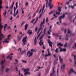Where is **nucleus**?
I'll list each match as a JSON object with an SVG mask.
<instances>
[{
    "instance_id": "obj_1",
    "label": "nucleus",
    "mask_w": 76,
    "mask_h": 76,
    "mask_svg": "<svg viewBox=\"0 0 76 76\" xmlns=\"http://www.w3.org/2000/svg\"><path fill=\"white\" fill-rule=\"evenodd\" d=\"M0 17L1 16H0V46L1 45V40L4 38V35L1 34V29L3 28V26L1 25L0 23L1 22V18Z\"/></svg>"
},
{
    "instance_id": "obj_2",
    "label": "nucleus",
    "mask_w": 76,
    "mask_h": 76,
    "mask_svg": "<svg viewBox=\"0 0 76 76\" xmlns=\"http://www.w3.org/2000/svg\"><path fill=\"white\" fill-rule=\"evenodd\" d=\"M45 23V18H44L43 22H42L40 24V27L39 28L38 31L37 32V34H39L40 31H42L43 29H44V26L43 25Z\"/></svg>"
},
{
    "instance_id": "obj_3",
    "label": "nucleus",
    "mask_w": 76,
    "mask_h": 76,
    "mask_svg": "<svg viewBox=\"0 0 76 76\" xmlns=\"http://www.w3.org/2000/svg\"><path fill=\"white\" fill-rule=\"evenodd\" d=\"M4 58V61L3 60H1V63H0V65H1L2 66H1V71L2 72H3V71H4V62H5L6 61V60H5V59L4 57H3Z\"/></svg>"
},
{
    "instance_id": "obj_4",
    "label": "nucleus",
    "mask_w": 76,
    "mask_h": 76,
    "mask_svg": "<svg viewBox=\"0 0 76 76\" xmlns=\"http://www.w3.org/2000/svg\"><path fill=\"white\" fill-rule=\"evenodd\" d=\"M22 69L23 70L24 72H26L25 73H24V75H27V74H28V75H30L31 74L30 72H28L29 71V68L25 69L24 68H22Z\"/></svg>"
},
{
    "instance_id": "obj_5",
    "label": "nucleus",
    "mask_w": 76,
    "mask_h": 76,
    "mask_svg": "<svg viewBox=\"0 0 76 76\" xmlns=\"http://www.w3.org/2000/svg\"><path fill=\"white\" fill-rule=\"evenodd\" d=\"M48 52V53L47 55H44V54H43V53H44V51L43 50H42V55L44 57H48V56H50V55H51V53H50V51H49V49H48L47 50Z\"/></svg>"
},
{
    "instance_id": "obj_6",
    "label": "nucleus",
    "mask_w": 76,
    "mask_h": 76,
    "mask_svg": "<svg viewBox=\"0 0 76 76\" xmlns=\"http://www.w3.org/2000/svg\"><path fill=\"white\" fill-rule=\"evenodd\" d=\"M11 36L10 35H8V37L7 39H5V40L3 41V44H4V42L5 43H9V40L10 39V37Z\"/></svg>"
},
{
    "instance_id": "obj_7",
    "label": "nucleus",
    "mask_w": 76,
    "mask_h": 76,
    "mask_svg": "<svg viewBox=\"0 0 76 76\" xmlns=\"http://www.w3.org/2000/svg\"><path fill=\"white\" fill-rule=\"evenodd\" d=\"M39 39L40 42L39 43V44L40 46H41V45H42L44 44V42H42V41H43L42 39V36L40 37Z\"/></svg>"
},
{
    "instance_id": "obj_8",
    "label": "nucleus",
    "mask_w": 76,
    "mask_h": 76,
    "mask_svg": "<svg viewBox=\"0 0 76 76\" xmlns=\"http://www.w3.org/2000/svg\"><path fill=\"white\" fill-rule=\"evenodd\" d=\"M59 20L60 21V23H61V19H64L65 18V14H64L62 16H61L59 17Z\"/></svg>"
},
{
    "instance_id": "obj_9",
    "label": "nucleus",
    "mask_w": 76,
    "mask_h": 76,
    "mask_svg": "<svg viewBox=\"0 0 76 76\" xmlns=\"http://www.w3.org/2000/svg\"><path fill=\"white\" fill-rule=\"evenodd\" d=\"M26 38H27V36L24 38L22 40V42H23L22 44L23 46L25 45V43H26Z\"/></svg>"
},
{
    "instance_id": "obj_10",
    "label": "nucleus",
    "mask_w": 76,
    "mask_h": 76,
    "mask_svg": "<svg viewBox=\"0 0 76 76\" xmlns=\"http://www.w3.org/2000/svg\"><path fill=\"white\" fill-rule=\"evenodd\" d=\"M55 69V67H54L53 69V72L50 73V76H55L56 75V74L55 73V70H54V69ZM57 76H58V75Z\"/></svg>"
},
{
    "instance_id": "obj_11",
    "label": "nucleus",
    "mask_w": 76,
    "mask_h": 76,
    "mask_svg": "<svg viewBox=\"0 0 76 76\" xmlns=\"http://www.w3.org/2000/svg\"><path fill=\"white\" fill-rule=\"evenodd\" d=\"M15 11H16V7H15L14 8V14H13V16L14 17H15V16H16V15H17V14L18 13V10H17L15 14Z\"/></svg>"
},
{
    "instance_id": "obj_12",
    "label": "nucleus",
    "mask_w": 76,
    "mask_h": 76,
    "mask_svg": "<svg viewBox=\"0 0 76 76\" xmlns=\"http://www.w3.org/2000/svg\"><path fill=\"white\" fill-rule=\"evenodd\" d=\"M52 1V0H49L48 3V6H50V9H51L53 7V4L51 5V3Z\"/></svg>"
},
{
    "instance_id": "obj_13",
    "label": "nucleus",
    "mask_w": 76,
    "mask_h": 76,
    "mask_svg": "<svg viewBox=\"0 0 76 76\" xmlns=\"http://www.w3.org/2000/svg\"><path fill=\"white\" fill-rule=\"evenodd\" d=\"M34 54V53L33 52H31L30 51H28L27 52V56H28V57H30L31 56H32V55Z\"/></svg>"
},
{
    "instance_id": "obj_14",
    "label": "nucleus",
    "mask_w": 76,
    "mask_h": 76,
    "mask_svg": "<svg viewBox=\"0 0 76 76\" xmlns=\"http://www.w3.org/2000/svg\"><path fill=\"white\" fill-rule=\"evenodd\" d=\"M18 51H20V53L21 54V55H23V54L24 53H26L25 50L23 51L21 50V49H20V48H19Z\"/></svg>"
},
{
    "instance_id": "obj_15",
    "label": "nucleus",
    "mask_w": 76,
    "mask_h": 76,
    "mask_svg": "<svg viewBox=\"0 0 76 76\" xmlns=\"http://www.w3.org/2000/svg\"><path fill=\"white\" fill-rule=\"evenodd\" d=\"M47 41H48V43L49 44L50 47H51V48H52V45L53 44V42H51L50 40L48 39Z\"/></svg>"
},
{
    "instance_id": "obj_16",
    "label": "nucleus",
    "mask_w": 76,
    "mask_h": 76,
    "mask_svg": "<svg viewBox=\"0 0 76 76\" xmlns=\"http://www.w3.org/2000/svg\"><path fill=\"white\" fill-rule=\"evenodd\" d=\"M59 48L60 49V52H62V51L66 52V49L65 48L62 49L61 47H59Z\"/></svg>"
},
{
    "instance_id": "obj_17",
    "label": "nucleus",
    "mask_w": 76,
    "mask_h": 76,
    "mask_svg": "<svg viewBox=\"0 0 76 76\" xmlns=\"http://www.w3.org/2000/svg\"><path fill=\"white\" fill-rule=\"evenodd\" d=\"M73 72H74V73H75V75H76V72L74 71V70H73V69H70V71L69 73V75H71V74L72 73H73Z\"/></svg>"
},
{
    "instance_id": "obj_18",
    "label": "nucleus",
    "mask_w": 76,
    "mask_h": 76,
    "mask_svg": "<svg viewBox=\"0 0 76 76\" xmlns=\"http://www.w3.org/2000/svg\"><path fill=\"white\" fill-rule=\"evenodd\" d=\"M65 64H63L61 66V70H62V72H63V70H64V66H65Z\"/></svg>"
},
{
    "instance_id": "obj_19",
    "label": "nucleus",
    "mask_w": 76,
    "mask_h": 76,
    "mask_svg": "<svg viewBox=\"0 0 76 76\" xmlns=\"http://www.w3.org/2000/svg\"><path fill=\"white\" fill-rule=\"evenodd\" d=\"M59 60L60 62L61 63H63V59L62 58H61V56H60L59 57Z\"/></svg>"
},
{
    "instance_id": "obj_20",
    "label": "nucleus",
    "mask_w": 76,
    "mask_h": 76,
    "mask_svg": "<svg viewBox=\"0 0 76 76\" xmlns=\"http://www.w3.org/2000/svg\"><path fill=\"white\" fill-rule=\"evenodd\" d=\"M27 34H28L29 35H31L32 34V32L31 30H29L27 32Z\"/></svg>"
},
{
    "instance_id": "obj_21",
    "label": "nucleus",
    "mask_w": 76,
    "mask_h": 76,
    "mask_svg": "<svg viewBox=\"0 0 76 76\" xmlns=\"http://www.w3.org/2000/svg\"><path fill=\"white\" fill-rule=\"evenodd\" d=\"M37 37H36L34 40V45H36L37 44Z\"/></svg>"
},
{
    "instance_id": "obj_22",
    "label": "nucleus",
    "mask_w": 76,
    "mask_h": 76,
    "mask_svg": "<svg viewBox=\"0 0 76 76\" xmlns=\"http://www.w3.org/2000/svg\"><path fill=\"white\" fill-rule=\"evenodd\" d=\"M9 58V59H10V60H12V56H10V55H9L7 57V58Z\"/></svg>"
},
{
    "instance_id": "obj_23",
    "label": "nucleus",
    "mask_w": 76,
    "mask_h": 76,
    "mask_svg": "<svg viewBox=\"0 0 76 76\" xmlns=\"http://www.w3.org/2000/svg\"><path fill=\"white\" fill-rule=\"evenodd\" d=\"M66 37L65 38L66 40H67V41H68V40H69V35L68 34H66Z\"/></svg>"
},
{
    "instance_id": "obj_24",
    "label": "nucleus",
    "mask_w": 76,
    "mask_h": 76,
    "mask_svg": "<svg viewBox=\"0 0 76 76\" xmlns=\"http://www.w3.org/2000/svg\"><path fill=\"white\" fill-rule=\"evenodd\" d=\"M28 24H26L25 26V30H26L28 29Z\"/></svg>"
},
{
    "instance_id": "obj_25",
    "label": "nucleus",
    "mask_w": 76,
    "mask_h": 76,
    "mask_svg": "<svg viewBox=\"0 0 76 76\" xmlns=\"http://www.w3.org/2000/svg\"><path fill=\"white\" fill-rule=\"evenodd\" d=\"M21 38H22L21 37H19V36H18V38H17V41H19L20 40Z\"/></svg>"
},
{
    "instance_id": "obj_26",
    "label": "nucleus",
    "mask_w": 76,
    "mask_h": 76,
    "mask_svg": "<svg viewBox=\"0 0 76 76\" xmlns=\"http://www.w3.org/2000/svg\"><path fill=\"white\" fill-rule=\"evenodd\" d=\"M58 11L59 12H60L61 11V7H59L58 8Z\"/></svg>"
},
{
    "instance_id": "obj_27",
    "label": "nucleus",
    "mask_w": 76,
    "mask_h": 76,
    "mask_svg": "<svg viewBox=\"0 0 76 76\" xmlns=\"http://www.w3.org/2000/svg\"><path fill=\"white\" fill-rule=\"evenodd\" d=\"M48 0H45V1L46 2V7H47V6H48Z\"/></svg>"
},
{
    "instance_id": "obj_28",
    "label": "nucleus",
    "mask_w": 76,
    "mask_h": 76,
    "mask_svg": "<svg viewBox=\"0 0 76 76\" xmlns=\"http://www.w3.org/2000/svg\"><path fill=\"white\" fill-rule=\"evenodd\" d=\"M57 45L59 46V47H60L59 46H62L63 45L61 44L60 43H58L57 44Z\"/></svg>"
},
{
    "instance_id": "obj_29",
    "label": "nucleus",
    "mask_w": 76,
    "mask_h": 76,
    "mask_svg": "<svg viewBox=\"0 0 76 76\" xmlns=\"http://www.w3.org/2000/svg\"><path fill=\"white\" fill-rule=\"evenodd\" d=\"M45 4L44 5L43 7L42 8V13L43 12V11H44V8H45Z\"/></svg>"
},
{
    "instance_id": "obj_30",
    "label": "nucleus",
    "mask_w": 76,
    "mask_h": 76,
    "mask_svg": "<svg viewBox=\"0 0 76 76\" xmlns=\"http://www.w3.org/2000/svg\"><path fill=\"white\" fill-rule=\"evenodd\" d=\"M53 35L54 36H56V37H58V34L56 33V34H54L53 33H52Z\"/></svg>"
},
{
    "instance_id": "obj_31",
    "label": "nucleus",
    "mask_w": 76,
    "mask_h": 76,
    "mask_svg": "<svg viewBox=\"0 0 76 76\" xmlns=\"http://www.w3.org/2000/svg\"><path fill=\"white\" fill-rule=\"evenodd\" d=\"M7 24H5V26L4 27V29L5 31H6V27L7 26Z\"/></svg>"
},
{
    "instance_id": "obj_32",
    "label": "nucleus",
    "mask_w": 76,
    "mask_h": 76,
    "mask_svg": "<svg viewBox=\"0 0 76 76\" xmlns=\"http://www.w3.org/2000/svg\"><path fill=\"white\" fill-rule=\"evenodd\" d=\"M14 4H15V2H14V1H13L12 5L11 7L10 8V9H13V5H14Z\"/></svg>"
},
{
    "instance_id": "obj_33",
    "label": "nucleus",
    "mask_w": 76,
    "mask_h": 76,
    "mask_svg": "<svg viewBox=\"0 0 76 76\" xmlns=\"http://www.w3.org/2000/svg\"><path fill=\"white\" fill-rule=\"evenodd\" d=\"M7 12H4L3 14L5 18H6V13Z\"/></svg>"
},
{
    "instance_id": "obj_34",
    "label": "nucleus",
    "mask_w": 76,
    "mask_h": 76,
    "mask_svg": "<svg viewBox=\"0 0 76 76\" xmlns=\"http://www.w3.org/2000/svg\"><path fill=\"white\" fill-rule=\"evenodd\" d=\"M38 17H37V18L36 20V21L35 22H34V24H35L37 22V21H38Z\"/></svg>"
},
{
    "instance_id": "obj_35",
    "label": "nucleus",
    "mask_w": 76,
    "mask_h": 76,
    "mask_svg": "<svg viewBox=\"0 0 76 76\" xmlns=\"http://www.w3.org/2000/svg\"><path fill=\"white\" fill-rule=\"evenodd\" d=\"M55 51L56 53H58V48H56Z\"/></svg>"
},
{
    "instance_id": "obj_36",
    "label": "nucleus",
    "mask_w": 76,
    "mask_h": 76,
    "mask_svg": "<svg viewBox=\"0 0 76 76\" xmlns=\"http://www.w3.org/2000/svg\"><path fill=\"white\" fill-rule=\"evenodd\" d=\"M40 7H41V5H39L38 8V10H37V11L36 13H38V12L39 11V8H40Z\"/></svg>"
},
{
    "instance_id": "obj_37",
    "label": "nucleus",
    "mask_w": 76,
    "mask_h": 76,
    "mask_svg": "<svg viewBox=\"0 0 76 76\" xmlns=\"http://www.w3.org/2000/svg\"><path fill=\"white\" fill-rule=\"evenodd\" d=\"M21 61H22L23 63H26V61L21 60Z\"/></svg>"
},
{
    "instance_id": "obj_38",
    "label": "nucleus",
    "mask_w": 76,
    "mask_h": 76,
    "mask_svg": "<svg viewBox=\"0 0 76 76\" xmlns=\"http://www.w3.org/2000/svg\"><path fill=\"white\" fill-rule=\"evenodd\" d=\"M56 15H60V12H56Z\"/></svg>"
},
{
    "instance_id": "obj_39",
    "label": "nucleus",
    "mask_w": 76,
    "mask_h": 76,
    "mask_svg": "<svg viewBox=\"0 0 76 76\" xmlns=\"http://www.w3.org/2000/svg\"><path fill=\"white\" fill-rule=\"evenodd\" d=\"M73 48H74V49H75V48H76V43H75V46H73Z\"/></svg>"
},
{
    "instance_id": "obj_40",
    "label": "nucleus",
    "mask_w": 76,
    "mask_h": 76,
    "mask_svg": "<svg viewBox=\"0 0 76 76\" xmlns=\"http://www.w3.org/2000/svg\"><path fill=\"white\" fill-rule=\"evenodd\" d=\"M35 20V19H34L30 21V23H33L34 21Z\"/></svg>"
},
{
    "instance_id": "obj_41",
    "label": "nucleus",
    "mask_w": 76,
    "mask_h": 76,
    "mask_svg": "<svg viewBox=\"0 0 76 76\" xmlns=\"http://www.w3.org/2000/svg\"><path fill=\"white\" fill-rule=\"evenodd\" d=\"M15 61L16 62V63H15V64H18V61L17 59H15Z\"/></svg>"
},
{
    "instance_id": "obj_42",
    "label": "nucleus",
    "mask_w": 76,
    "mask_h": 76,
    "mask_svg": "<svg viewBox=\"0 0 76 76\" xmlns=\"http://www.w3.org/2000/svg\"><path fill=\"white\" fill-rule=\"evenodd\" d=\"M70 33H71V31H70V29H68V34H70Z\"/></svg>"
},
{
    "instance_id": "obj_43",
    "label": "nucleus",
    "mask_w": 76,
    "mask_h": 76,
    "mask_svg": "<svg viewBox=\"0 0 76 76\" xmlns=\"http://www.w3.org/2000/svg\"><path fill=\"white\" fill-rule=\"evenodd\" d=\"M48 22V18H47L46 19V22Z\"/></svg>"
},
{
    "instance_id": "obj_44",
    "label": "nucleus",
    "mask_w": 76,
    "mask_h": 76,
    "mask_svg": "<svg viewBox=\"0 0 76 76\" xmlns=\"http://www.w3.org/2000/svg\"><path fill=\"white\" fill-rule=\"evenodd\" d=\"M70 3V2L69 1H68V2H67L65 4H67L68 5H69V3Z\"/></svg>"
},
{
    "instance_id": "obj_45",
    "label": "nucleus",
    "mask_w": 76,
    "mask_h": 76,
    "mask_svg": "<svg viewBox=\"0 0 76 76\" xmlns=\"http://www.w3.org/2000/svg\"><path fill=\"white\" fill-rule=\"evenodd\" d=\"M74 61H75V66L76 67V60H75Z\"/></svg>"
},
{
    "instance_id": "obj_46",
    "label": "nucleus",
    "mask_w": 76,
    "mask_h": 76,
    "mask_svg": "<svg viewBox=\"0 0 76 76\" xmlns=\"http://www.w3.org/2000/svg\"><path fill=\"white\" fill-rule=\"evenodd\" d=\"M37 69H42V67H39V66H38V67H37Z\"/></svg>"
},
{
    "instance_id": "obj_47",
    "label": "nucleus",
    "mask_w": 76,
    "mask_h": 76,
    "mask_svg": "<svg viewBox=\"0 0 76 76\" xmlns=\"http://www.w3.org/2000/svg\"><path fill=\"white\" fill-rule=\"evenodd\" d=\"M24 23H25V21H23L22 23L21 24V26H22V25H24Z\"/></svg>"
},
{
    "instance_id": "obj_48",
    "label": "nucleus",
    "mask_w": 76,
    "mask_h": 76,
    "mask_svg": "<svg viewBox=\"0 0 76 76\" xmlns=\"http://www.w3.org/2000/svg\"><path fill=\"white\" fill-rule=\"evenodd\" d=\"M41 33H40L37 36V38H38L40 36V35H41Z\"/></svg>"
},
{
    "instance_id": "obj_49",
    "label": "nucleus",
    "mask_w": 76,
    "mask_h": 76,
    "mask_svg": "<svg viewBox=\"0 0 76 76\" xmlns=\"http://www.w3.org/2000/svg\"><path fill=\"white\" fill-rule=\"evenodd\" d=\"M67 43H66L65 45H64V47H67Z\"/></svg>"
},
{
    "instance_id": "obj_50",
    "label": "nucleus",
    "mask_w": 76,
    "mask_h": 76,
    "mask_svg": "<svg viewBox=\"0 0 76 76\" xmlns=\"http://www.w3.org/2000/svg\"><path fill=\"white\" fill-rule=\"evenodd\" d=\"M53 11H52L51 12H50L49 13V15H51V14H52V13H53Z\"/></svg>"
},
{
    "instance_id": "obj_51",
    "label": "nucleus",
    "mask_w": 76,
    "mask_h": 76,
    "mask_svg": "<svg viewBox=\"0 0 76 76\" xmlns=\"http://www.w3.org/2000/svg\"><path fill=\"white\" fill-rule=\"evenodd\" d=\"M37 30H38V27H36L35 28V32H36V31H37Z\"/></svg>"
},
{
    "instance_id": "obj_52",
    "label": "nucleus",
    "mask_w": 76,
    "mask_h": 76,
    "mask_svg": "<svg viewBox=\"0 0 76 76\" xmlns=\"http://www.w3.org/2000/svg\"><path fill=\"white\" fill-rule=\"evenodd\" d=\"M54 16L55 17V18H57V16L56 15V14L55 13H54Z\"/></svg>"
},
{
    "instance_id": "obj_53",
    "label": "nucleus",
    "mask_w": 76,
    "mask_h": 76,
    "mask_svg": "<svg viewBox=\"0 0 76 76\" xmlns=\"http://www.w3.org/2000/svg\"><path fill=\"white\" fill-rule=\"evenodd\" d=\"M70 35H75V34L72 33H71Z\"/></svg>"
},
{
    "instance_id": "obj_54",
    "label": "nucleus",
    "mask_w": 76,
    "mask_h": 76,
    "mask_svg": "<svg viewBox=\"0 0 76 76\" xmlns=\"http://www.w3.org/2000/svg\"><path fill=\"white\" fill-rule=\"evenodd\" d=\"M9 70V69L8 68H7L6 69V72H8V71Z\"/></svg>"
},
{
    "instance_id": "obj_55",
    "label": "nucleus",
    "mask_w": 76,
    "mask_h": 76,
    "mask_svg": "<svg viewBox=\"0 0 76 76\" xmlns=\"http://www.w3.org/2000/svg\"><path fill=\"white\" fill-rule=\"evenodd\" d=\"M31 52H34V51H35V50H33V49H31Z\"/></svg>"
},
{
    "instance_id": "obj_56",
    "label": "nucleus",
    "mask_w": 76,
    "mask_h": 76,
    "mask_svg": "<svg viewBox=\"0 0 76 76\" xmlns=\"http://www.w3.org/2000/svg\"><path fill=\"white\" fill-rule=\"evenodd\" d=\"M17 4H18V2H16V9H17V8H18V5Z\"/></svg>"
},
{
    "instance_id": "obj_57",
    "label": "nucleus",
    "mask_w": 76,
    "mask_h": 76,
    "mask_svg": "<svg viewBox=\"0 0 76 76\" xmlns=\"http://www.w3.org/2000/svg\"><path fill=\"white\" fill-rule=\"evenodd\" d=\"M26 6H28V2H26Z\"/></svg>"
},
{
    "instance_id": "obj_58",
    "label": "nucleus",
    "mask_w": 76,
    "mask_h": 76,
    "mask_svg": "<svg viewBox=\"0 0 76 76\" xmlns=\"http://www.w3.org/2000/svg\"><path fill=\"white\" fill-rule=\"evenodd\" d=\"M18 18H19V15H18L16 17V18L18 19Z\"/></svg>"
},
{
    "instance_id": "obj_59",
    "label": "nucleus",
    "mask_w": 76,
    "mask_h": 76,
    "mask_svg": "<svg viewBox=\"0 0 76 76\" xmlns=\"http://www.w3.org/2000/svg\"><path fill=\"white\" fill-rule=\"evenodd\" d=\"M13 41L14 42L15 44H16V41H15V40H13Z\"/></svg>"
},
{
    "instance_id": "obj_60",
    "label": "nucleus",
    "mask_w": 76,
    "mask_h": 76,
    "mask_svg": "<svg viewBox=\"0 0 76 76\" xmlns=\"http://www.w3.org/2000/svg\"><path fill=\"white\" fill-rule=\"evenodd\" d=\"M42 10V9L41 8L40 10V11L39 12V13H41V12Z\"/></svg>"
},
{
    "instance_id": "obj_61",
    "label": "nucleus",
    "mask_w": 76,
    "mask_h": 76,
    "mask_svg": "<svg viewBox=\"0 0 76 76\" xmlns=\"http://www.w3.org/2000/svg\"><path fill=\"white\" fill-rule=\"evenodd\" d=\"M12 14H13V13L12 12V11L11 10L10 15H12Z\"/></svg>"
},
{
    "instance_id": "obj_62",
    "label": "nucleus",
    "mask_w": 76,
    "mask_h": 76,
    "mask_svg": "<svg viewBox=\"0 0 76 76\" xmlns=\"http://www.w3.org/2000/svg\"><path fill=\"white\" fill-rule=\"evenodd\" d=\"M46 28H45L44 29V32H45L46 31Z\"/></svg>"
},
{
    "instance_id": "obj_63",
    "label": "nucleus",
    "mask_w": 76,
    "mask_h": 76,
    "mask_svg": "<svg viewBox=\"0 0 76 76\" xmlns=\"http://www.w3.org/2000/svg\"><path fill=\"white\" fill-rule=\"evenodd\" d=\"M15 69L17 71H18V68H17V66L15 67Z\"/></svg>"
},
{
    "instance_id": "obj_64",
    "label": "nucleus",
    "mask_w": 76,
    "mask_h": 76,
    "mask_svg": "<svg viewBox=\"0 0 76 76\" xmlns=\"http://www.w3.org/2000/svg\"><path fill=\"white\" fill-rule=\"evenodd\" d=\"M74 6H72V8H72V9H74Z\"/></svg>"
}]
</instances>
